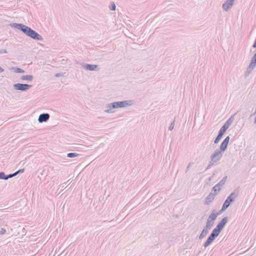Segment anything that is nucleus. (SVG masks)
<instances>
[{"mask_svg": "<svg viewBox=\"0 0 256 256\" xmlns=\"http://www.w3.org/2000/svg\"><path fill=\"white\" fill-rule=\"evenodd\" d=\"M230 140V137L229 136H226L220 144V148L216 149L212 154L210 156L211 160L209 162V167L216 164L222 158L223 153L228 148Z\"/></svg>", "mask_w": 256, "mask_h": 256, "instance_id": "1", "label": "nucleus"}, {"mask_svg": "<svg viewBox=\"0 0 256 256\" xmlns=\"http://www.w3.org/2000/svg\"><path fill=\"white\" fill-rule=\"evenodd\" d=\"M10 26L20 30L26 36L37 40H42L43 38L36 32L32 29L22 24L12 23L10 24Z\"/></svg>", "mask_w": 256, "mask_h": 256, "instance_id": "2", "label": "nucleus"}, {"mask_svg": "<svg viewBox=\"0 0 256 256\" xmlns=\"http://www.w3.org/2000/svg\"><path fill=\"white\" fill-rule=\"evenodd\" d=\"M228 218L227 216L224 217L217 224L216 228L213 230L212 233L209 236V244L212 242L218 236L228 222Z\"/></svg>", "mask_w": 256, "mask_h": 256, "instance_id": "3", "label": "nucleus"}, {"mask_svg": "<svg viewBox=\"0 0 256 256\" xmlns=\"http://www.w3.org/2000/svg\"><path fill=\"white\" fill-rule=\"evenodd\" d=\"M238 196V192H236V190L232 192L230 194L225 200L224 203L222 204V208L220 210V212H223L225 211L230 206L231 203H232L235 200Z\"/></svg>", "mask_w": 256, "mask_h": 256, "instance_id": "4", "label": "nucleus"}, {"mask_svg": "<svg viewBox=\"0 0 256 256\" xmlns=\"http://www.w3.org/2000/svg\"><path fill=\"white\" fill-rule=\"evenodd\" d=\"M113 108H122L130 106L133 104V101L131 100L122 102H116L111 103Z\"/></svg>", "mask_w": 256, "mask_h": 256, "instance_id": "5", "label": "nucleus"}, {"mask_svg": "<svg viewBox=\"0 0 256 256\" xmlns=\"http://www.w3.org/2000/svg\"><path fill=\"white\" fill-rule=\"evenodd\" d=\"M32 85L25 84H15L13 85V88L16 90H20L22 92H26L31 87Z\"/></svg>", "mask_w": 256, "mask_h": 256, "instance_id": "6", "label": "nucleus"}, {"mask_svg": "<svg viewBox=\"0 0 256 256\" xmlns=\"http://www.w3.org/2000/svg\"><path fill=\"white\" fill-rule=\"evenodd\" d=\"M80 65L84 70L89 71H98L100 70L98 64H92L86 63H80Z\"/></svg>", "mask_w": 256, "mask_h": 256, "instance_id": "7", "label": "nucleus"}, {"mask_svg": "<svg viewBox=\"0 0 256 256\" xmlns=\"http://www.w3.org/2000/svg\"><path fill=\"white\" fill-rule=\"evenodd\" d=\"M50 116L48 113H43L40 114L38 118V122L40 123L47 122L50 118Z\"/></svg>", "mask_w": 256, "mask_h": 256, "instance_id": "8", "label": "nucleus"}, {"mask_svg": "<svg viewBox=\"0 0 256 256\" xmlns=\"http://www.w3.org/2000/svg\"><path fill=\"white\" fill-rule=\"evenodd\" d=\"M234 0H227L222 4V8L228 11L234 4Z\"/></svg>", "mask_w": 256, "mask_h": 256, "instance_id": "9", "label": "nucleus"}, {"mask_svg": "<svg viewBox=\"0 0 256 256\" xmlns=\"http://www.w3.org/2000/svg\"><path fill=\"white\" fill-rule=\"evenodd\" d=\"M226 130H225L224 129H223L222 128H220V130L218 132V134L214 140V144H218L219 142V141L220 140L222 136H223V135L226 132Z\"/></svg>", "mask_w": 256, "mask_h": 256, "instance_id": "10", "label": "nucleus"}, {"mask_svg": "<svg viewBox=\"0 0 256 256\" xmlns=\"http://www.w3.org/2000/svg\"><path fill=\"white\" fill-rule=\"evenodd\" d=\"M208 232V219L207 220L206 222V224L204 228L202 231V232L201 234H200L199 236V238L200 240L202 239L204 237H205Z\"/></svg>", "mask_w": 256, "mask_h": 256, "instance_id": "11", "label": "nucleus"}, {"mask_svg": "<svg viewBox=\"0 0 256 256\" xmlns=\"http://www.w3.org/2000/svg\"><path fill=\"white\" fill-rule=\"evenodd\" d=\"M14 176L13 174H5L4 172H0V180H6Z\"/></svg>", "mask_w": 256, "mask_h": 256, "instance_id": "12", "label": "nucleus"}, {"mask_svg": "<svg viewBox=\"0 0 256 256\" xmlns=\"http://www.w3.org/2000/svg\"><path fill=\"white\" fill-rule=\"evenodd\" d=\"M34 78L32 75H26L21 76L20 79L22 80L32 81Z\"/></svg>", "mask_w": 256, "mask_h": 256, "instance_id": "13", "label": "nucleus"}, {"mask_svg": "<svg viewBox=\"0 0 256 256\" xmlns=\"http://www.w3.org/2000/svg\"><path fill=\"white\" fill-rule=\"evenodd\" d=\"M220 211L218 212L214 213L212 212L211 214L209 216V218L211 220H214L217 216L220 214Z\"/></svg>", "mask_w": 256, "mask_h": 256, "instance_id": "14", "label": "nucleus"}, {"mask_svg": "<svg viewBox=\"0 0 256 256\" xmlns=\"http://www.w3.org/2000/svg\"><path fill=\"white\" fill-rule=\"evenodd\" d=\"M106 108H107V109L104 110L105 112H106V113H112V112H114L112 110L114 109V108L112 107V104L111 103L108 104L106 106Z\"/></svg>", "mask_w": 256, "mask_h": 256, "instance_id": "15", "label": "nucleus"}, {"mask_svg": "<svg viewBox=\"0 0 256 256\" xmlns=\"http://www.w3.org/2000/svg\"><path fill=\"white\" fill-rule=\"evenodd\" d=\"M226 178H227V176H224V177L221 180H220L218 184H217L220 186V187H222L225 184L226 182Z\"/></svg>", "mask_w": 256, "mask_h": 256, "instance_id": "16", "label": "nucleus"}, {"mask_svg": "<svg viewBox=\"0 0 256 256\" xmlns=\"http://www.w3.org/2000/svg\"><path fill=\"white\" fill-rule=\"evenodd\" d=\"M80 156V154L76 152H70L67 154V156L70 158H75Z\"/></svg>", "mask_w": 256, "mask_h": 256, "instance_id": "17", "label": "nucleus"}, {"mask_svg": "<svg viewBox=\"0 0 256 256\" xmlns=\"http://www.w3.org/2000/svg\"><path fill=\"white\" fill-rule=\"evenodd\" d=\"M12 70H14L15 72L16 73H23L24 72V70L17 67L12 68Z\"/></svg>", "mask_w": 256, "mask_h": 256, "instance_id": "18", "label": "nucleus"}, {"mask_svg": "<svg viewBox=\"0 0 256 256\" xmlns=\"http://www.w3.org/2000/svg\"><path fill=\"white\" fill-rule=\"evenodd\" d=\"M109 8L111 10H114L116 9V6L114 2H112L109 6Z\"/></svg>", "mask_w": 256, "mask_h": 256, "instance_id": "19", "label": "nucleus"}, {"mask_svg": "<svg viewBox=\"0 0 256 256\" xmlns=\"http://www.w3.org/2000/svg\"><path fill=\"white\" fill-rule=\"evenodd\" d=\"M221 189V187L219 186L217 184L214 186L212 188V190L214 192V193H216L219 192Z\"/></svg>", "mask_w": 256, "mask_h": 256, "instance_id": "20", "label": "nucleus"}, {"mask_svg": "<svg viewBox=\"0 0 256 256\" xmlns=\"http://www.w3.org/2000/svg\"><path fill=\"white\" fill-rule=\"evenodd\" d=\"M216 194V193H214V194L212 193L209 194V203L212 202Z\"/></svg>", "mask_w": 256, "mask_h": 256, "instance_id": "21", "label": "nucleus"}, {"mask_svg": "<svg viewBox=\"0 0 256 256\" xmlns=\"http://www.w3.org/2000/svg\"><path fill=\"white\" fill-rule=\"evenodd\" d=\"M252 70H253L252 68H249L248 66L247 69H246V72L245 76H248L252 72Z\"/></svg>", "mask_w": 256, "mask_h": 256, "instance_id": "22", "label": "nucleus"}, {"mask_svg": "<svg viewBox=\"0 0 256 256\" xmlns=\"http://www.w3.org/2000/svg\"><path fill=\"white\" fill-rule=\"evenodd\" d=\"M174 122H175V120H174L173 121L171 122V124L169 126L168 130H172L174 129Z\"/></svg>", "mask_w": 256, "mask_h": 256, "instance_id": "23", "label": "nucleus"}, {"mask_svg": "<svg viewBox=\"0 0 256 256\" xmlns=\"http://www.w3.org/2000/svg\"><path fill=\"white\" fill-rule=\"evenodd\" d=\"M230 126V125H229L228 123H226V122L222 126V128L224 129L225 130H226Z\"/></svg>", "mask_w": 256, "mask_h": 256, "instance_id": "24", "label": "nucleus"}, {"mask_svg": "<svg viewBox=\"0 0 256 256\" xmlns=\"http://www.w3.org/2000/svg\"><path fill=\"white\" fill-rule=\"evenodd\" d=\"M24 172V169H20L18 170V171L16 172H15L13 173V174L14 175V176H16L18 174L22 173Z\"/></svg>", "mask_w": 256, "mask_h": 256, "instance_id": "25", "label": "nucleus"}, {"mask_svg": "<svg viewBox=\"0 0 256 256\" xmlns=\"http://www.w3.org/2000/svg\"><path fill=\"white\" fill-rule=\"evenodd\" d=\"M233 120H234V118H232V116L229 119H228L226 122V123H228V124L230 126L231 124H232Z\"/></svg>", "mask_w": 256, "mask_h": 256, "instance_id": "26", "label": "nucleus"}, {"mask_svg": "<svg viewBox=\"0 0 256 256\" xmlns=\"http://www.w3.org/2000/svg\"><path fill=\"white\" fill-rule=\"evenodd\" d=\"M256 64L250 62V64L248 66V67L254 70V68L256 67Z\"/></svg>", "mask_w": 256, "mask_h": 256, "instance_id": "27", "label": "nucleus"}, {"mask_svg": "<svg viewBox=\"0 0 256 256\" xmlns=\"http://www.w3.org/2000/svg\"><path fill=\"white\" fill-rule=\"evenodd\" d=\"M193 164H194V163L192 162H190L189 163L188 165L186 167V172H187L188 171L190 166H192Z\"/></svg>", "mask_w": 256, "mask_h": 256, "instance_id": "28", "label": "nucleus"}, {"mask_svg": "<svg viewBox=\"0 0 256 256\" xmlns=\"http://www.w3.org/2000/svg\"><path fill=\"white\" fill-rule=\"evenodd\" d=\"M7 52V50L6 49H0V54H6Z\"/></svg>", "mask_w": 256, "mask_h": 256, "instance_id": "29", "label": "nucleus"}, {"mask_svg": "<svg viewBox=\"0 0 256 256\" xmlns=\"http://www.w3.org/2000/svg\"><path fill=\"white\" fill-rule=\"evenodd\" d=\"M6 232V230L4 228H1L0 230V235L3 234Z\"/></svg>", "mask_w": 256, "mask_h": 256, "instance_id": "30", "label": "nucleus"}, {"mask_svg": "<svg viewBox=\"0 0 256 256\" xmlns=\"http://www.w3.org/2000/svg\"><path fill=\"white\" fill-rule=\"evenodd\" d=\"M208 238L204 244V246L205 248H206L207 246H208Z\"/></svg>", "mask_w": 256, "mask_h": 256, "instance_id": "31", "label": "nucleus"}, {"mask_svg": "<svg viewBox=\"0 0 256 256\" xmlns=\"http://www.w3.org/2000/svg\"><path fill=\"white\" fill-rule=\"evenodd\" d=\"M204 204H208V196H207L205 198Z\"/></svg>", "mask_w": 256, "mask_h": 256, "instance_id": "32", "label": "nucleus"}, {"mask_svg": "<svg viewBox=\"0 0 256 256\" xmlns=\"http://www.w3.org/2000/svg\"><path fill=\"white\" fill-rule=\"evenodd\" d=\"M61 76V74H60V73H57L55 74V76L56 77H58V76Z\"/></svg>", "mask_w": 256, "mask_h": 256, "instance_id": "33", "label": "nucleus"}, {"mask_svg": "<svg viewBox=\"0 0 256 256\" xmlns=\"http://www.w3.org/2000/svg\"><path fill=\"white\" fill-rule=\"evenodd\" d=\"M4 71V70L3 68H2L1 66H0V72H2Z\"/></svg>", "mask_w": 256, "mask_h": 256, "instance_id": "34", "label": "nucleus"}, {"mask_svg": "<svg viewBox=\"0 0 256 256\" xmlns=\"http://www.w3.org/2000/svg\"><path fill=\"white\" fill-rule=\"evenodd\" d=\"M66 183H64V184H62V188H66Z\"/></svg>", "mask_w": 256, "mask_h": 256, "instance_id": "35", "label": "nucleus"}, {"mask_svg": "<svg viewBox=\"0 0 256 256\" xmlns=\"http://www.w3.org/2000/svg\"><path fill=\"white\" fill-rule=\"evenodd\" d=\"M208 223H209V230H210V220H209Z\"/></svg>", "mask_w": 256, "mask_h": 256, "instance_id": "36", "label": "nucleus"}, {"mask_svg": "<svg viewBox=\"0 0 256 256\" xmlns=\"http://www.w3.org/2000/svg\"><path fill=\"white\" fill-rule=\"evenodd\" d=\"M254 124H256V117L255 118L254 120Z\"/></svg>", "mask_w": 256, "mask_h": 256, "instance_id": "37", "label": "nucleus"}, {"mask_svg": "<svg viewBox=\"0 0 256 256\" xmlns=\"http://www.w3.org/2000/svg\"><path fill=\"white\" fill-rule=\"evenodd\" d=\"M211 180V178H209L208 180L210 181Z\"/></svg>", "mask_w": 256, "mask_h": 256, "instance_id": "38", "label": "nucleus"}, {"mask_svg": "<svg viewBox=\"0 0 256 256\" xmlns=\"http://www.w3.org/2000/svg\"><path fill=\"white\" fill-rule=\"evenodd\" d=\"M208 166L206 168V170H208Z\"/></svg>", "mask_w": 256, "mask_h": 256, "instance_id": "39", "label": "nucleus"}]
</instances>
